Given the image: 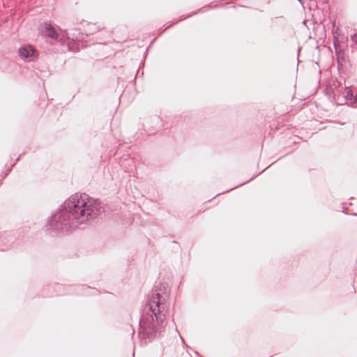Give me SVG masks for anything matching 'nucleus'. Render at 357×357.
<instances>
[{"label":"nucleus","instance_id":"nucleus-6","mask_svg":"<svg viewBox=\"0 0 357 357\" xmlns=\"http://www.w3.org/2000/svg\"><path fill=\"white\" fill-rule=\"evenodd\" d=\"M354 102H357V94H356V96H355V98H354Z\"/></svg>","mask_w":357,"mask_h":357},{"label":"nucleus","instance_id":"nucleus-2","mask_svg":"<svg viewBox=\"0 0 357 357\" xmlns=\"http://www.w3.org/2000/svg\"><path fill=\"white\" fill-rule=\"evenodd\" d=\"M40 31L45 35L52 39H56L58 33L55 29L50 24L44 23L40 26Z\"/></svg>","mask_w":357,"mask_h":357},{"label":"nucleus","instance_id":"nucleus-4","mask_svg":"<svg viewBox=\"0 0 357 357\" xmlns=\"http://www.w3.org/2000/svg\"><path fill=\"white\" fill-rule=\"evenodd\" d=\"M353 97V93H352V91L350 90V89H347V92H346V98L347 99H351Z\"/></svg>","mask_w":357,"mask_h":357},{"label":"nucleus","instance_id":"nucleus-1","mask_svg":"<svg viewBox=\"0 0 357 357\" xmlns=\"http://www.w3.org/2000/svg\"><path fill=\"white\" fill-rule=\"evenodd\" d=\"M67 208L81 223L96 218L99 213L98 204L86 195L72 196L67 203Z\"/></svg>","mask_w":357,"mask_h":357},{"label":"nucleus","instance_id":"nucleus-3","mask_svg":"<svg viewBox=\"0 0 357 357\" xmlns=\"http://www.w3.org/2000/svg\"><path fill=\"white\" fill-rule=\"evenodd\" d=\"M20 55L23 58H29L33 56L35 50L31 46H25L19 50Z\"/></svg>","mask_w":357,"mask_h":357},{"label":"nucleus","instance_id":"nucleus-5","mask_svg":"<svg viewBox=\"0 0 357 357\" xmlns=\"http://www.w3.org/2000/svg\"><path fill=\"white\" fill-rule=\"evenodd\" d=\"M351 40L357 43V33H355L351 36Z\"/></svg>","mask_w":357,"mask_h":357}]
</instances>
